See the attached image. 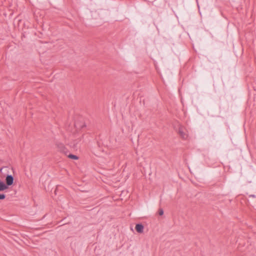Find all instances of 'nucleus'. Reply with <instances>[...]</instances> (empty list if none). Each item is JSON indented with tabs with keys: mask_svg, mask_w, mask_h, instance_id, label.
<instances>
[{
	"mask_svg": "<svg viewBox=\"0 0 256 256\" xmlns=\"http://www.w3.org/2000/svg\"><path fill=\"white\" fill-rule=\"evenodd\" d=\"M178 134L182 139L186 140L188 138V132L184 128H180L178 130Z\"/></svg>",
	"mask_w": 256,
	"mask_h": 256,
	"instance_id": "f257e3e1",
	"label": "nucleus"
},
{
	"mask_svg": "<svg viewBox=\"0 0 256 256\" xmlns=\"http://www.w3.org/2000/svg\"><path fill=\"white\" fill-rule=\"evenodd\" d=\"M10 168L8 167H4L0 169V180L6 178L9 173Z\"/></svg>",
	"mask_w": 256,
	"mask_h": 256,
	"instance_id": "f03ea898",
	"label": "nucleus"
},
{
	"mask_svg": "<svg viewBox=\"0 0 256 256\" xmlns=\"http://www.w3.org/2000/svg\"><path fill=\"white\" fill-rule=\"evenodd\" d=\"M5 198V195L4 194H0V200H3Z\"/></svg>",
	"mask_w": 256,
	"mask_h": 256,
	"instance_id": "6e6552de",
	"label": "nucleus"
},
{
	"mask_svg": "<svg viewBox=\"0 0 256 256\" xmlns=\"http://www.w3.org/2000/svg\"><path fill=\"white\" fill-rule=\"evenodd\" d=\"M68 157L70 158L74 159V160H78V157L75 155L73 154H70L68 156Z\"/></svg>",
	"mask_w": 256,
	"mask_h": 256,
	"instance_id": "0eeeda50",
	"label": "nucleus"
},
{
	"mask_svg": "<svg viewBox=\"0 0 256 256\" xmlns=\"http://www.w3.org/2000/svg\"><path fill=\"white\" fill-rule=\"evenodd\" d=\"M136 231L140 234H142L144 232V227L141 224H137L135 227Z\"/></svg>",
	"mask_w": 256,
	"mask_h": 256,
	"instance_id": "20e7f679",
	"label": "nucleus"
},
{
	"mask_svg": "<svg viewBox=\"0 0 256 256\" xmlns=\"http://www.w3.org/2000/svg\"><path fill=\"white\" fill-rule=\"evenodd\" d=\"M7 188V186L4 183V182L0 180V191L5 190Z\"/></svg>",
	"mask_w": 256,
	"mask_h": 256,
	"instance_id": "39448f33",
	"label": "nucleus"
},
{
	"mask_svg": "<svg viewBox=\"0 0 256 256\" xmlns=\"http://www.w3.org/2000/svg\"><path fill=\"white\" fill-rule=\"evenodd\" d=\"M6 182L8 186H11L14 182V178L12 176L10 175L9 173L6 176Z\"/></svg>",
	"mask_w": 256,
	"mask_h": 256,
	"instance_id": "7ed1b4c3",
	"label": "nucleus"
},
{
	"mask_svg": "<svg viewBox=\"0 0 256 256\" xmlns=\"http://www.w3.org/2000/svg\"><path fill=\"white\" fill-rule=\"evenodd\" d=\"M158 212L160 216H162L164 214V212L162 210H160Z\"/></svg>",
	"mask_w": 256,
	"mask_h": 256,
	"instance_id": "1a4fd4ad",
	"label": "nucleus"
},
{
	"mask_svg": "<svg viewBox=\"0 0 256 256\" xmlns=\"http://www.w3.org/2000/svg\"><path fill=\"white\" fill-rule=\"evenodd\" d=\"M82 136H80L76 138L74 141V144L78 145L81 142V140H82Z\"/></svg>",
	"mask_w": 256,
	"mask_h": 256,
	"instance_id": "423d86ee",
	"label": "nucleus"
}]
</instances>
